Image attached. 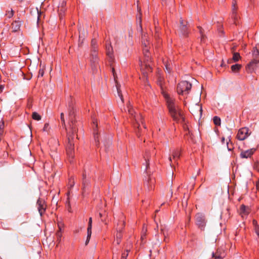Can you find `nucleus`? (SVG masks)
Segmentation results:
<instances>
[{"mask_svg":"<svg viewBox=\"0 0 259 259\" xmlns=\"http://www.w3.org/2000/svg\"><path fill=\"white\" fill-rule=\"evenodd\" d=\"M137 30L138 32L142 33V45L143 46V51L144 57L142 60H140V66L142 74L147 78L148 73L152 71V63L151 58V54L149 52L150 42L148 36L146 33L143 34V29L142 27V20L141 16H139V25L137 26Z\"/></svg>","mask_w":259,"mask_h":259,"instance_id":"nucleus-1","label":"nucleus"},{"mask_svg":"<svg viewBox=\"0 0 259 259\" xmlns=\"http://www.w3.org/2000/svg\"><path fill=\"white\" fill-rule=\"evenodd\" d=\"M162 95L165 100L169 114L173 120L178 123H184L185 117L182 110L176 105L175 99L170 97L164 92H162Z\"/></svg>","mask_w":259,"mask_h":259,"instance_id":"nucleus-2","label":"nucleus"},{"mask_svg":"<svg viewBox=\"0 0 259 259\" xmlns=\"http://www.w3.org/2000/svg\"><path fill=\"white\" fill-rule=\"evenodd\" d=\"M156 153L154 149H152L151 151L147 150L144 155V158L145 161V172L147 175L145 177V185L147 187L148 190L150 191L154 188V185L155 184V180L150 176V171H149L148 169L150 163L151 159L152 157H154Z\"/></svg>","mask_w":259,"mask_h":259,"instance_id":"nucleus-3","label":"nucleus"},{"mask_svg":"<svg viewBox=\"0 0 259 259\" xmlns=\"http://www.w3.org/2000/svg\"><path fill=\"white\" fill-rule=\"evenodd\" d=\"M124 110L125 112L127 111L128 114L131 116L132 119L134 120V126L135 128L138 129L136 133L137 136L139 137L141 136L139 134L140 131L141 130V124L144 128H146V125L144 123L143 116L141 114H136L130 102L127 104L126 107L124 108Z\"/></svg>","mask_w":259,"mask_h":259,"instance_id":"nucleus-4","label":"nucleus"},{"mask_svg":"<svg viewBox=\"0 0 259 259\" xmlns=\"http://www.w3.org/2000/svg\"><path fill=\"white\" fill-rule=\"evenodd\" d=\"M68 110L69 120V127L68 130H71L72 134L77 133V127L75 119V109L73 99L70 97L68 101Z\"/></svg>","mask_w":259,"mask_h":259,"instance_id":"nucleus-5","label":"nucleus"},{"mask_svg":"<svg viewBox=\"0 0 259 259\" xmlns=\"http://www.w3.org/2000/svg\"><path fill=\"white\" fill-rule=\"evenodd\" d=\"M68 137V144L66 146V152L70 163L73 162L74 156V142L73 140L75 137L77 138L76 133L72 134L71 130H66Z\"/></svg>","mask_w":259,"mask_h":259,"instance_id":"nucleus-6","label":"nucleus"},{"mask_svg":"<svg viewBox=\"0 0 259 259\" xmlns=\"http://www.w3.org/2000/svg\"><path fill=\"white\" fill-rule=\"evenodd\" d=\"M192 84L187 81H182L179 82L177 87V93L179 95H187L189 94Z\"/></svg>","mask_w":259,"mask_h":259,"instance_id":"nucleus-7","label":"nucleus"},{"mask_svg":"<svg viewBox=\"0 0 259 259\" xmlns=\"http://www.w3.org/2000/svg\"><path fill=\"white\" fill-rule=\"evenodd\" d=\"M195 222L196 225L201 230H204L207 221L203 214L197 213L195 215Z\"/></svg>","mask_w":259,"mask_h":259,"instance_id":"nucleus-8","label":"nucleus"},{"mask_svg":"<svg viewBox=\"0 0 259 259\" xmlns=\"http://www.w3.org/2000/svg\"><path fill=\"white\" fill-rule=\"evenodd\" d=\"M105 50L106 55L107 56L109 61L110 63L114 62V57L113 55V50L110 41H106L105 45Z\"/></svg>","mask_w":259,"mask_h":259,"instance_id":"nucleus-9","label":"nucleus"},{"mask_svg":"<svg viewBox=\"0 0 259 259\" xmlns=\"http://www.w3.org/2000/svg\"><path fill=\"white\" fill-rule=\"evenodd\" d=\"M249 135L248 128L242 127L238 131L237 138L239 140L243 141L248 137Z\"/></svg>","mask_w":259,"mask_h":259,"instance_id":"nucleus-10","label":"nucleus"},{"mask_svg":"<svg viewBox=\"0 0 259 259\" xmlns=\"http://www.w3.org/2000/svg\"><path fill=\"white\" fill-rule=\"evenodd\" d=\"M190 111L193 115L201 117L202 113V108L200 104H196L191 106Z\"/></svg>","mask_w":259,"mask_h":259,"instance_id":"nucleus-11","label":"nucleus"},{"mask_svg":"<svg viewBox=\"0 0 259 259\" xmlns=\"http://www.w3.org/2000/svg\"><path fill=\"white\" fill-rule=\"evenodd\" d=\"M82 187L83 193H84L86 190L90 187V178L89 177H87L85 172L82 174Z\"/></svg>","mask_w":259,"mask_h":259,"instance_id":"nucleus-12","label":"nucleus"},{"mask_svg":"<svg viewBox=\"0 0 259 259\" xmlns=\"http://www.w3.org/2000/svg\"><path fill=\"white\" fill-rule=\"evenodd\" d=\"M259 67V61L252 60L248 63L246 67V70L249 73H252L257 68Z\"/></svg>","mask_w":259,"mask_h":259,"instance_id":"nucleus-13","label":"nucleus"},{"mask_svg":"<svg viewBox=\"0 0 259 259\" xmlns=\"http://www.w3.org/2000/svg\"><path fill=\"white\" fill-rule=\"evenodd\" d=\"M37 206V209L40 216H42V214L45 212L46 205L44 200L39 198L36 203Z\"/></svg>","mask_w":259,"mask_h":259,"instance_id":"nucleus-14","label":"nucleus"},{"mask_svg":"<svg viewBox=\"0 0 259 259\" xmlns=\"http://www.w3.org/2000/svg\"><path fill=\"white\" fill-rule=\"evenodd\" d=\"M91 62L92 69L93 70H97L99 62L98 53H91Z\"/></svg>","mask_w":259,"mask_h":259,"instance_id":"nucleus-15","label":"nucleus"},{"mask_svg":"<svg viewBox=\"0 0 259 259\" xmlns=\"http://www.w3.org/2000/svg\"><path fill=\"white\" fill-rule=\"evenodd\" d=\"M181 25L180 26L179 30H178L179 33L184 36H187L188 35L189 31L186 25L183 24V20H180Z\"/></svg>","mask_w":259,"mask_h":259,"instance_id":"nucleus-16","label":"nucleus"},{"mask_svg":"<svg viewBox=\"0 0 259 259\" xmlns=\"http://www.w3.org/2000/svg\"><path fill=\"white\" fill-rule=\"evenodd\" d=\"M93 123L95 127H93L94 130V137L95 139V142L96 145L98 146L99 145V139L98 136V133L97 132V121L96 119H94L93 120Z\"/></svg>","mask_w":259,"mask_h":259,"instance_id":"nucleus-17","label":"nucleus"},{"mask_svg":"<svg viewBox=\"0 0 259 259\" xmlns=\"http://www.w3.org/2000/svg\"><path fill=\"white\" fill-rule=\"evenodd\" d=\"M255 148H251L245 151H242L240 153V157L242 158H247L250 157L255 151Z\"/></svg>","mask_w":259,"mask_h":259,"instance_id":"nucleus-18","label":"nucleus"},{"mask_svg":"<svg viewBox=\"0 0 259 259\" xmlns=\"http://www.w3.org/2000/svg\"><path fill=\"white\" fill-rule=\"evenodd\" d=\"M226 256V253L224 250L218 249L215 252L212 253V257L214 259H223Z\"/></svg>","mask_w":259,"mask_h":259,"instance_id":"nucleus-19","label":"nucleus"},{"mask_svg":"<svg viewBox=\"0 0 259 259\" xmlns=\"http://www.w3.org/2000/svg\"><path fill=\"white\" fill-rule=\"evenodd\" d=\"M250 212V209L248 207L242 204L240 207V214L242 217H246Z\"/></svg>","mask_w":259,"mask_h":259,"instance_id":"nucleus-20","label":"nucleus"},{"mask_svg":"<svg viewBox=\"0 0 259 259\" xmlns=\"http://www.w3.org/2000/svg\"><path fill=\"white\" fill-rule=\"evenodd\" d=\"M21 22L19 20H15L12 24V29L13 32H17L20 30Z\"/></svg>","mask_w":259,"mask_h":259,"instance_id":"nucleus-21","label":"nucleus"},{"mask_svg":"<svg viewBox=\"0 0 259 259\" xmlns=\"http://www.w3.org/2000/svg\"><path fill=\"white\" fill-rule=\"evenodd\" d=\"M232 17L234 19L235 21L237 19V7H236V2L235 1L233 2L232 3ZM235 23H236V21H235Z\"/></svg>","mask_w":259,"mask_h":259,"instance_id":"nucleus-22","label":"nucleus"},{"mask_svg":"<svg viewBox=\"0 0 259 259\" xmlns=\"http://www.w3.org/2000/svg\"><path fill=\"white\" fill-rule=\"evenodd\" d=\"M181 153L179 149H174L172 151V158L174 160H177L180 157Z\"/></svg>","mask_w":259,"mask_h":259,"instance_id":"nucleus-23","label":"nucleus"},{"mask_svg":"<svg viewBox=\"0 0 259 259\" xmlns=\"http://www.w3.org/2000/svg\"><path fill=\"white\" fill-rule=\"evenodd\" d=\"M252 60L259 61V51L256 49V48H253L252 50Z\"/></svg>","mask_w":259,"mask_h":259,"instance_id":"nucleus-24","label":"nucleus"},{"mask_svg":"<svg viewBox=\"0 0 259 259\" xmlns=\"http://www.w3.org/2000/svg\"><path fill=\"white\" fill-rule=\"evenodd\" d=\"M241 68V65L238 64H236L235 65H233L231 68V70L234 72H237L239 71V70Z\"/></svg>","mask_w":259,"mask_h":259,"instance_id":"nucleus-25","label":"nucleus"},{"mask_svg":"<svg viewBox=\"0 0 259 259\" xmlns=\"http://www.w3.org/2000/svg\"><path fill=\"white\" fill-rule=\"evenodd\" d=\"M116 87L118 95L120 98L121 103H123V96H122V95L121 93V91L120 89V87L119 86L118 83L116 84Z\"/></svg>","mask_w":259,"mask_h":259,"instance_id":"nucleus-26","label":"nucleus"},{"mask_svg":"<svg viewBox=\"0 0 259 259\" xmlns=\"http://www.w3.org/2000/svg\"><path fill=\"white\" fill-rule=\"evenodd\" d=\"M198 28L201 35V41H204L205 36L203 33V29L200 26H198Z\"/></svg>","mask_w":259,"mask_h":259,"instance_id":"nucleus-27","label":"nucleus"},{"mask_svg":"<svg viewBox=\"0 0 259 259\" xmlns=\"http://www.w3.org/2000/svg\"><path fill=\"white\" fill-rule=\"evenodd\" d=\"M184 128L186 132V135L187 136H189L193 141V134L191 132V131H190L189 130V129L188 128V127L187 126H186V127L184 126Z\"/></svg>","mask_w":259,"mask_h":259,"instance_id":"nucleus-28","label":"nucleus"},{"mask_svg":"<svg viewBox=\"0 0 259 259\" xmlns=\"http://www.w3.org/2000/svg\"><path fill=\"white\" fill-rule=\"evenodd\" d=\"M240 58V54L237 52L233 53L232 59L234 62H237Z\"/></svg>","mask_w":259,"mask_h":259,"instance_id":"nucleus-29","label":"nucleus"},{"mask_svg":"<svg viewBox=\"0 0 259 259\" xmlns=\"http://www.w3.org/2000/svg\"><path fill=\"white\" fill-rule=\"evenodd\" d=\"M32 117L34 120H40L41 119V116L36 112L32 113Z\"/></svg>","mask_w":259,"mask_h":259,"instance_id":"nucleus-30","label":"nucleus"},{"mask_svg":"<svg viewBox=\"0 0 259 259\" xmlns=\"http://www.w3.org/2000/svg\"><path fill=\"white\" fill-rule=\"evenodd\" d=\"M213 121L215 125H220L221 124V119L218 116H214L213 118Z\"/></svg>","mask_w":259,"mask_h":259,"instance_id":"nucleus-31","label":"nucleus"},{"mask_svg":"<svg viewBox=\"0 0 259 259\" xmlns=\"http://www.w3.org/2000/svg\"><path fill=\"white\" fill-rule=\"evenodd\" d=\"M74 178L73 177L69 178L68 182V188L69 189H71L74 186Z\"/></svg>","mask_w":259,"mask_h":259,"instance_id":"nucleus-32","label":"nucleus"},{"mask_svg":"<svg viewBox=\"0 0 259 259\" xmlns=\"http://www.w3.org/2000/svg\"><path fill=\"white\" fill-rule=\"evenodd\" d=\"M14 13V11L12 10V9H11L10 10H8L6 11V15L8 18H11L13 16Z\"/></svg>","mask_w":259,"mask_h":259,"instance_id":"nucleus-33","label":"nucleus"},{"mask_svg":"<svg viewBox=\"0 0 259 259\" xmlns=\"http://www.w3.org/2000/svg\"><path fill=\"white\" fill-rule=\"evenodd\" d=\"M92 218H90L89 219L88 227L87 228V231H89V233H90V231H92Z\"/></svg>","mask_w":259,"mask_h":259,"instance_id":"nucleus-34","label":"nucleus"},{"mask_svg":"<svg viewBox=\"0 0 259 259\" xmlns=\"http://www.w3.org/2000/svg\"><path fill=\"white\" fill-rule=\"evenodd\" d=\"M91 235H92V231H90V233H89V231H87V240H86V241L85 243L86 245L89 243V242L90 241V239L91 238Z\"/></svg>","mask_w":259,"mask_h":259,"instance_id":"nucleus-35","label":"nucleus"},{"mask_svg":"<svg viewBox=\"0 0 259 259\" xmlns=\"http://www.w3.org/2000/svg\"><path fill=\"white\" fill-rule=\"evenodd\" d=\"M56 236L57 238V241L59 243L61 241V238L62 237V233L60 231H58L56 233Z\"/></svg>","mask_w":259,"mask_h":259,"instance_id":"nucleus-36","label":"nucleus"},{"mask_svg":"<svg viewBox=\"0 0 259 259\" xmlns=\"http://www.w3.org/2000/svg\"><path fill=\"white\" fill-rule=\"evenodd\" d=\"M61 122H62V125L64 127H66L65 119H64V113H61ZM66 128V130H67L66 128Z\"/></svg>","mask_w":259,"mask_h":259,"instance_id":"nucleus-37","label":"nucleus"},{"mask_svg":"<svg viewBox=\"0 0 259 259\" xmlns=\"http://www.w3.org/2000/svg\"><path fill=\"white\" fill-rule=\"evenodd\" d=\"M121 238H122L121 231L120 229H119V230L117 231V233L116 234V238L121 239Z\"/></svg>","mask_w":259,"mask_h":259,"instance_id":"nucleus-38","label":"nucleus"},{"mask_svg":"<svg viewBox=\"0 0 259 259\" xmlns=\"http://www.w3.org/2000/svg\"><path fill=\"white\" fill-rule=\"evenodd\" d=\"M45 73L44 69L40 68L38 71V77H42Z\"/></svg>","mask_w":259,"mask_h":259,"instance_id":"nucleus-39","label":"nucleus"},{"mask_svg":"<svg viewBox=\"0 0 259 259\" xmlns=\"http://www.w3.org/2000/svg\"><path fill=\"white\" fill-rule=\"evenodd\" d=\"M66 205L67 207L68 210L69 212H71V206H70V201L69 200V198H67V200L66 203Z\"/></svg>","mask_w":259,"mask_h":259,"instance_id":"nucleus-40","label":"nucleus"},{"mask_svg":"<svg viewBox=\"0 0 259 259\" xmlns=\"http://www.w3.org/2000/svg\"><path fill=\"white\" fill-rule=\"evenodd\" d=\"M49 130V124L48 123H46L45 124L44 128H43V131L44 132H48Z\"/></svg>","mask_w":259,"mask_h":259,"instance_id":"nucleus-41","label":"nucleus"},{"mask_svg":"<svg viewBox=\"0 0 259 259\" xmlns=\"http://www.w3.org/2000/svg\"><path fill=\"white\" fill-rule=\"evenodd\" d=\"M98 53V46L92 47L91 53Z\"/></svg>","mask_w":259,"mask_h":259,"instance_id":"nucleus-42","label":"nucleus"},{"mask_svg":"<svg viewBox=\"0 0 259 259\" xmlns=\"http://www.w3.org/2000/svg\"><path fill=\"white\" fill-rule=\"evenodd\" d=\"M128 255L127 250L126 251V252H124L122 254V256L121 257V259H126V257Z\"/></svg>","mask_w":259,"mask_h":259,"instance_id":"nucleus-43","label":"nucleus"},{"mask_svg":"<svg viewBox=\"0 0 259 259\" xmlns=\"http://www.w3.org/2000/svg\"><path fill=\"white\" fill-rule=\"evenodd\" d=\"M97 46V42L95 39H92L91 41V47H94Z\"/></svg>","mask_w":259,"mask_h":259,"instance_id":"nucleus-44","label":"nucleus"},{"mask_svg":"<svg viewBox=\"0 0 259 259\" xmlns=\"http://www.w3.org/2000/svg\"><path fill=\"white\" fill-rule=\"evenodd\" d=\"M155 35L156 36H158V32H159V28L156 25L155 23Z\"/></svg>","mask_w":259,"mask_h":259,"instance_id":"nucleus-45","label":"nucleus"},{"mask_svg":"<svg viewBox=\"0 0 259 259\" xmlns=\"http://www.w3.org/2000/svg\"><path fill=\"white\" fill-rule=\"evenodd\" d=\"M165 69L168 73H169L170 72V67H169V66L167 64L165 65Z\"/></svg>","mask_w":259,"mask_h":259,"instance_id":"nucleus-46","label":"nucleus"},{"mask_svg":"<svg viewBox=\"0 0 259 259\" xmlns=\"http://www.w3.org/2000/svg\"><path fill=\"white\" fill-rule=\"evenodd\" d=\"M120 241H121V239H116V240H115L114 242L116 244H119L120 243Z\"/></svg>","mask_w":259,"mask_h":259,"instance_id":"nucleus-47","label":"nucleus"},{"mask_svg":"<svg viewBox=\"0 0 259 259\" xmlns=\"http://www.w3.org/2000/svg\"><path fill=\"white\" fill-rule=\"evenodd\" d=\"M99 215H100V218H101V221L103 222H105V221L102 219V217H103V214L102 213H101V212H100L99 213Z\"/></svg>","mask_w":259,"mask_h":259,"instance_id":"nucleus-48","label":"nucleus"},{"mask_svg":"<svg viewBox=\"0 0 259 259\" xmlns=\"http://www.w3.org/2000/svg\"><path fill=\"white\" fill-rule=\"evenodd\" d=\"M58 227H59V231H61V226H62V224H58Z\"/></svg>","mask_w":259,"mask_h":259,"instance_id":"nucleus-49","label":"nucleus"},{"mask_svg":"<svg viewBox=\"0 0 259 259\" xmlns=\"http://www.w3.org/2000/svg\"><path fill=\"white\" fill-rule=\"evenodd\" d=\"M4 87L3 85H0V90H1V91H3V90L4 89Z\"/></svg>","mask_w":259,"mask_h":259,"instance_id":"nucleus-50","label":"nucleus"},{"mask_svg":"<svg viewBox=\"0 0 259 259\" xmlns=\"http://www.w3.org/2000/svg\"><path fill=\"white\" fill-rule=\"evenodd\" d=\"M168 159H169L170 162H171V156L169 157Z\"/></svg>","mask_w":259,"mask_h":259,"instance_id":"nucleus-51","label":"nucleus"},{"mask_svg":"<svg viewBox=\"0 0 259 259\" xmlns=\"http://www.w3.org/2000/svg\"><path fill=\"white\" fill-rule=\"evenodd\" d=\"M225 138H223L222 139V142H225Z\"/></svg>","mask_w":259,"mask_h":259,"instance_id":"nucleus-52","label":"nucleus"},{"mask_svg":"<svg viewBox=\"0 0 259 259\" xmlns=\"http://www.w3.org/2000/svg\"><path fill=\"white\" fill-rule=\"evenodd\" d=\"M113 73L114 74V68H112Z\"/></svg>","mask_w":259,"mask_h":259,"instance_id":"nucleus-53","label":"nucleus"},{"mask_svg":"<svg viewBox=\"0 0 259 259\" xmlns=\"http://www.w3.org/2000/svg\"><path fill=\"white\" fill-rule=\"evenodd\" d=\"M180 188V186H179V187L178 188V190H179Z\"/></svg>","mask_w":259,"mask_h":259,"instance_id":"nucleus-54","label":"nucleus"},{"mask_svg":"<svg viewBox=\"0 0 259 259\" xmlns=\"http://www.w3.org/2000/svg\"><path fill=\"white\" fill-rule=\"evenodd\" d=\"M232 49H233V51H234V48H232Z\"/></svg>","mask_w":259,"mask_h":259,"instance_id":"nucleus-55","label":"nucleus"},{"mask_svg":"<svg viewBox=\"0 0 259 259\" xmlns=\"http://www.w3.org/2000/svg\"><path fill=\"white\" fill-rule=\"evenodd\" d=\"M0 259H2L1 257H0Z\"/></svg>","mask_w":259,"mask_h":259,"instance_id":"nucleus-56","label":"nucleus"},{"mask_svg":"<svg viewBox=\"0 0 259 259\" xmlns=\"http://www.w3.org/2000/svg\"><path fill=\"white\" fill-rule=\"evenodd\" d=\"M258 190H259V188H258Z\"/></svg>","mask_w":259,"mask_h":259,"instance_id":"nucleus-57","label":"nucleus"}]
</instances>
